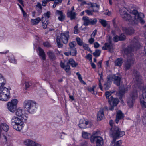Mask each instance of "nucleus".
Segmentation results:
<instances>
[{
	"label": "nucleus",
	"instance_id": "dca6fc26",
	"mask_svg": "<svg viewBox=\"0 0 146 146\" xmlns=\"http://www.w3.org/2000/svg\"><path fill=\"white\" fill-rule=\"evenodd\" d=\"M55 13L56 16H58V19L60 21H62L64 19L65 16L62 11L56 10Z\"/></svg>",
	"mask_w": 146,
	"mask_h": 146
},
{
	"label": "nucleus",
	"instance_id": "473e14b6",
	"mask_svg": "<svg viewBox=\"0 0 146 146\" xmlns=\"http://www.w3.org/2000/svg\"><path fill=\"white\" fill-rule=\"evenodd\" d=\"M67 63H68V64H70L72 67H76L78 64L77 63H76L73 59L72 58L70 59L69 60Z\"/></svg>",
	"mask_w": 146,
	"mask_h": 146
},
{
	"label": "nucleus",
	"instance_id": "4468645a",
	"mask_svg": "<svg viewBox=\"0 0 146 146\" xmlns=\"http://www.w3.org/2000/svg\"><path fill=\"white\" fill-rule=\"evenodd\" d=\"M76 43L75 41H72L69 44V49L70 54L72 56H75L77 54V50L75 48L76 45Z\"/></svg>",
	"mask_w": 146,
	"mask_h": 146
},
{
	"label": "nucleus",
	"instance_id": "1a4fd4ad",
	"mask_svg": "<svg viewBox=\"0 0 146 146\" xmlns=\"http://www.w3.org/2000/svg\"><path fill=\"white\" fill-rule=\"evenodd\" d=\"M17 103L18 100L16 99L8 102L7 105L8 110L11 112L14 113L16 110Z\"/></svg>",
	"mask_w": 146,
	"mask_h": 146
},
{
	"label": "nucleus",
	"instance_id": "0e129e2a",
	"mask_svg": "<svg viewBox=\"0 0 146 146\" xmlns=\"http://www.w3.org/2000/svg\"><path fill=\"white\" fill-rule=\"evenodd\" d=\"M94 47L95 48H98L100 46V44L97 42H95L94 43Z\"/></svg>",
	"mask_w": 146,
	"mask_h": 146
},
{
	"label": "nucleus",
	"instance_id": "f8f14e48",
	"mask_svg": "<svg viewBox=\"0 0 146 146\" xmlns=\"http://www.w3.org/2000/svg\"><path fill=\"white\" fill-rule=\"evenodd\" d=\"M142 97L140 98V103L143 107L146 108V86L142 88Z\"/></svg>",
	"mask_w": 146,
	"mask_h": 146
},
{
	"label": "nucleus",
	"instance_id": "2eb2a0df",
	"mask_svg": "<svg viewBox=\"0 0 146 146\" xmlns=\"http://www.w3.org/2000/svg\"><path fill=\"white\" fill-rule=\"evenodd\" d=\"M102 49L104 50H108L111 52H113L114 50V45L111 42L105 43Z\"/></svg>",
	"mask_w": 146,
	"mask_h": 146
},
{
	"label": "nucleus",
	"instance_id": "bf43d9fd",
	"mask_svg": "<svg viewBox=\"0 0 146 146\" xmlns=\"http://www.w3.org/2000/svg\"><path fill=\"white\" fill-rule=\"evenodd\" d=\"M82 45L83 48L85 50H88L89 49H90V48L88 47V45L87 44H83Z\"/></svg>",
	"mask_w": 146,
	"mask_h": 146
},
{
	"label": "nucleus",
	"instance_id": "b1692460",
	"mask_svg": "<svg viewBox=\"0 0 146 146\" xmlns=\"http://www.w3.org/2000/svg\"><path fill=\"white\" fill-rule=\"evenodd\" d=\"M39 55L41 57L42 59L44 60H46L45 54L44 50L40 47H38Z\"/></svg>",
	"mask_w": 146,
	"mask_h": 146
},
{
	"label": "nucleus",
	"instance_id": "6e6d98bb",
	"mask_svg": "<svg viewBox=\"0 0 146 146\" xmlns=\"http://www.w3.org/2000/svg\"><path fill=\"white\" fill-rule=\"evenodd\" d=\"M142 121L145 125H146V114H144L143 115Z\"/></svg>",
	"mask_w": 146,
	"mask_h": 146
},
{
	"label": "nucleus",
	"instance_id": "37998d69",
	"mask_svg": "<svg viewBox=\"0 0 146 146\" xmlns=\"http://www.w3.org/2000/svg\"><path fill=\"white\" fill-rule=\"evenodd\" d=\"M50 13L49 11H47L46 13H44V17H44L46 19H48L50 17Z\"/></svg>",
	"mask_w": 146,
	"mask_h": 146
},
{
	"label": "nucleus",
	"instance_id": "f3484780",
	"mask_svg": "<svg viewBox=\"0 0 146 146\" xmlns=\"http://www.w3.org/2000/svg\"><path fill=\"white\" fill-rule=\"evenodd\" d=\"M123 32L128 35H131L134 33V30L131 27H122Z\"/></svg>",
	"mask_w": 146,
	"mask_h": 146
},
{
	"label": "nucleus",
	"instance_id": "4d7b16f0",
	"mask_svg": "<svg viewBox=\"0 0 146 146\" xmlns=\"http://www.w3.org/2000/svg\"><path fill=\"white\" fill-rule=\"evenodd\" d=\"M94 38L91 37V38L89 39L88 42L90 44H93L95 40Z\"/></svg>",
	"mask_w": 146,
	"mask_h": 146
},
{
	"label": "nucleus",
	"instance_id": "c9c22d12",
	"mask_svg": "<svg viewBox=\"0 0 146 146\" xmlns=\"http://www.w3.org/2000/svg\"><path fill=\"white\" fill-rule=\"evenodd\" d=\"M99 74L100 76V79L99 80V86L101 90H102V87L101 84V82H102L103 80V75L102 73L101 74Z\"/></svg>",
	"mask_w": 146,
	"mask_h": 146
},
{
	"label": "nucleus",
	"instance_id": "6e6552de",
	"mask_svg": "<svg viewBox=\"0 0 146 146\" xmlns=\"http://www.w3.org/2000/svg\"><path fill=\"white\" fill-rule=\"evenodd\" d=\"M98 133L99 131L93 132L91 137L90 141L92 143L96 141L97 146H102L103 144V141L101 137L96 135Z\"/></svg>",
	"mask_w": 146,
	"mask_h": 146
},
{
	"label": "nucleus",
	"instance_id": "e2e57ef3",
	"mask_svg": "<svg viewBox=\"0 0 146 146\" xmlns=\"http://www.w3.org/2000/svg\"><path fill=\"white\" fill-rule=\"evenodd\" d=\"M62 0H50V1H54V3L56 4H58L61 3L62 2Z\"/></svg>",
	"mask_w": 146,
	"mask_h": 146
},
{
	"label": "nucleus",
	"instance_id": "412c9836",
	"mask_svg": "<svg viewBox=\"0 0 146 146\" xmlns=\"http://www.w3.org/2000/svg\"><path fill=\"white\" fill-rule=\"evenodd\" d=\"M24 143L27 146H36V142L30 139L25 140Z\"/></svg>",
	"mask_w": 146,
	"mask_h": 146
},
{
	"label": "nucleus",
	"instance_id": "de8ad7c7",
	"mask_svg": "<svg viewBox=\"0 0 146 146\" xmlns=\"http://www.w3.org/2000/svg\"><path fill=\"white\" fill-rule=\"evenodd\" d=\"M120 38V40L121 41L124 40L126 38V36L123 34H121L119 36Z\"/></svg>",
	"mask_w": 146,
	"mask_h": 146
},
{
	"label": "nucleus",
	"instance_id": "ea45409f",
	"mask_svg": "<svg viewBox=\"0 0 146 146\" xmlns=\"http://www.w3.org/2000/svg\"><path fill=\"white\" fill-rule=\"evenodd\" d=\"M90 25H94L96 24L97 22V20L96 18H90Z\"/></svg>",
	"mask_w": 146,
	"mask_h": 146
},
{
	"label": "nucleus",
	"instance_id": "6ab92c4d",
	"mask_svg": "<svg viewBox=\"0 0 146 146\" xmlns=\"http://www.w3.org/2000/svg\"><path fill=\"white\" fill-rule=\"evenodd\" d=\"M124 117V114L122 113L120 110H119L117 112L115 122L117 124H118L119 121L120 120L123 119Z\"/></svg>",
	"mask_w": 146,
	"mask_h": 146
},
{
	"label": "nucleus",
	"instance_id": "680f3d73",
	"mask_svg": "<svg viewBox=\"0 0 146 146\" xmlns=\"http://www.w3.org/2000/svg\"><path fill=\"white\" fill-rule=\"evenodd\" d=\"M109 103L111 105L110 107L109 108V110H110L112 111L114 110V106H113V105H112L111 104V102L110 101V100H109Z\"/></svg>",
	"mask_w": 146,
	"mask_h": 146
},
{
	"label": "nucleus",
	"instance_id": "9b49d317",
	"mask_svg": "<svg viewBox=\"0 0 146 146\" xmlns=\"http://www.w3.org/2000/svg\"><path fill=\"white\" fill-rule=\"evenodd\" d=\"M126 10V9L125 8H123L122 9H119V12L123 19L130 23V21L131 18V16L127 13Z\"/></svg>",
	"mask_w": 146,
	"mask_h": 146
},
{
	"label": "nucleus",
	"instance_id": "20e7f679",
	"mask_svg": "<svg viewBox=\"0 0 146 146\" xmlns=\"http://www.w3.org/2000/svg\"><path fill=\"white\" fill-rule=\"evenodd\" d=\"M130 15L131 17L130 21V24L133 25L137 24L138 21H140L141 24L144 23L145 21L143 19L144 18V15L143 13L140 12L138 13L137 10L133 9Z\"/></svg>",
	"mask_w": 146,
	"mask_h": 146
},
{
	"label": "nucleus",
	"instance_id": "5fc2aeb1",
	"mask_svg": "<svg viewBox=\"0 0 146 146\" xmlns=\"http://www.w3.org/2000/svg\"><path fill=\"white\" fill-rule=\"evenodd\" d=\"M97 33V30L96 29L94 30L93 32L92 33L91 35V37L94 38L95 35H96Z\"/></svg>",
	"mask_w": 146,
	"mask_h": 146
},
{
	"label": "nucleus",
	"instance_id": "9d476101",
	"mask_svg": "<svg viewBox=\"0 0 146 146\" xmlns=\"http://www.w3.org/2000/svg\"><path fill=\"white\" fill-rule=\"evenodd\" d=\"M138 97V94L137 91L136 90H134L131 92L130 97L127 99V102L129 106L132 108L133 105V102Z\"/></svg>",
	"mask_w": 146,
	"mask_h": 146
},
{
	"label": "nucleus",
	"instance_id": "c03bdc74",
	"mask_svg": "<svg viewBox=\"0 0 146 146\" xmlns=\"http://www.w3.org/2000/svg\"><path fill=\"white\" fill-rule=\"evenodd\" d=\"M100 22L102 25V26L104 27H106L107 25V21L105 20L101 19L100 21Z\"/></svg>",
	"mask_w": 146,
	"mask_h": 146
},
{
	"label": "nucleus",
	"instance_id": "79ce46f5",
	"mask_svg": "<svg viewBox=\"0 0 146 146\" xmlns=\"http://www.w3.org/2000/svg\"><path fill=\"white\" fill-rule=\"evenodd\" d=\"M76 40L77 42V44L79 46H81L83 44V41L81 39L78 37L76 38Z\"/></svg>",
	"mask_w": 146,
	"mask_h": 146
},
{
	"label": "nucleus",
	"instance_id": "f03ea898",
	"mask_svg": "<svg viewBox=\"0 0 146 146\" xmlns=\"http://www.w3.org/2000/svg\"><path fill=\"white\" fill-rule=\"evenodd\" d=\"M6 83L5 78L0 74V100H1L7 101L10 98L9 90L4 86Z\"/></svg>",
	"mask_w": 146,
	"mask_h": 146
},
{
	"label": "nucleus",
	"instance_id": "3c124183",
	"mask_svg": "<svg viewBox=\"0 0 146 146\" xmlns=\"http://www.w3.org/2000/svg\"><path fill=\"white\" fill-rule=\"evenodd\" d=\"M144 27L146 30V25H144ZM144 35L145 36V39H146V41L145 42V45L144 47V50L145 53L146 54V31L144 33Z\"/></svg>",
	"mask_w": 146,
	"mask_h": 146
},
{
	"label": "nucleus",
	"instance_id": "72a5a7b5",
	"mask_svg": "<svg viewBox=\"0 0 146 146\" xmlns=\"http://www.w3.org/2000/svg\"><path fill=\"white\" fill-rule=\"evenodd\" d=\"M67 15L68 17H70L72 20L74 19L75 18L76 14L75 13L72 11L67 13Z\"/></svg>",
	"mask_w": 146,
	"mask_h": 146
},
{
	"label": "nucleus",
	"instance_id": "a211bd4d",
	"mask_svg": "<svg viewBox=\"0 0 146 146\" xmlns=\"http://www.w3.org/2000/svg\"><path fill=\"white\" fill-rule=\"evenodd\" d=\"M133 81L136 85H137L138 87H139V85L142 83V81L141 79V77L139 76V74H136L135 75V77L133 79Z\"/></svg>",
	"mask_w": 146,
	"mask_h": 146
},
{
	"label": "nucleus",
	"instance_id": "7c9ffc66",
	"mask_svg": "<svg viewBox=\"0 0 146 146\" xmlns=\"http://www.w3.org/2000/svg\"><path fill=\"white\" fill-rule=\"evenodd\" d=\"M42 22L43 29H45L47 28V25L48 23V19H46L44 17L42 18Z\"/></svg>",
	"mask_w": 146,
	"mask_h": 146
},
{
	"label": "nucleus",
	"instance_id": "ddd939ff",
	"mask_svg": "<svg viewBox=\"0 0 146 146\" xmlns=\"http://www.w3.org/2000/svg\"><path fill=\"white\" fill-rule=\"evenodd\" d=\"M109 80L112 81L113 80L114 83L117 86H119L121 82V77L120 76H116L115 75L108 76Z\"/></svg>",
	"mask_w": 146,
	"mask_h": 146
},
{
	"label": "nucleus",
	"instance_id": "f704fd0d",
	"mask_svg": "<svg viewBox=\"0 0 146 146\" xmlns=\"http://www.w3.org/2000/svg\"><path fill=\"white\" fill-rule=\"evenodd\" d=\"M90 7L93 8V11L94 12L97 11L99 9V5H97L96 3H92Z\"/></svg>",
	"mask_w": 146,
	"mask_h": 146
},
{
	"label": "nucleus",
	"instance_id": "c85d7f7f",
	"mask_svg": "<svg viewBox=\"0 0 146 146\" xmlns=\"http://www.w3.org/2000/svg\"><path fill=\"white\" fill-rule=\"evenodd\" d=\"M123 62V60L121 58L117 59L115 62V65L116 66H120L122 65Z\"/></svg>",
	"mask_w": 146,
	"mask_h": 146
},
{
	"label": "nucleus",
	"instance_id": "49530a36",
	"mask_svg": "<svg viewBox=\"0 0 146 146\" xmlns=\"http://www.w3.org/2000/svg\"><path fill=\"white\" fill-rule=\"evenodd\" d=\"M43 45L44 47H51L50 43L48 41L45 42L43 43Z\"/></svg>",
	"mask_w": 146,
	"mask_h": 146
},
{
	"label": "nucleus",
	"instance_id": "393cba45",
	"mask_svg": "<svg viewBox=\"0 0 146 146\" xmlns=\"http://www.w3.org/2000/svg\"><path fill=\"white\" fill-rule=\"evenodd\" d=\"M104 117L103 109H100L97 114V119L98 120L100 121L103 119Z\"/></svg>",
	"mask_w": 146,
	"mask_h": 146
},
{
	"label": "nucleus",
	"instance_id": "09e8293b",
	"mask_svg": "<svg viewBox=\"0 0 146 146\" xmlns=\"http://www.w3.org/2000/svg\"><path fill=\"white\" fill-rule=\"evenodd\" d=\"M76 74L78 76V77L80 80V81L81 82L82 81H83L82 78V77L81 75L78 72L76 73Z\"/></svg>",
	"mask_w": 146,
	"mask_h": 146
},
{
	"label": "nucleus",
	"instance_id": "774afa93",
	"mask_svg": "<svg viewBox=\"0 0 146 146\" xmlns=\"http://www.w3.org/2000/svg\"><path fill=\"white\" fill-rule=\"evenodd\" d=\"M92 55L89 54L87 55L86 58H90V60H92Z\"/></svg>",
	"mask_w": 146,
	"mask_h": 146
},
{
	"label": "nucleus",
	"instance_id": "aec40b11",
	"mask_svg": "<svg viewBox=\"0 0 146 146\" xmlns=\"http://www.w3.org/2000/svg\"><path fill=\"white\" fill-rule=\"evenodd\" d=\"M89 122L85 120H80L79 124V127L81 129H85L87 127L86 125L88 124Z\"/></svg>",
	"mask_w": 146,
	"mask_h": 146
},
{
	"label": "nucleus",
	"instance_id": "e433bc0d",
	"mask_svg": "<svg viewBox=\"0 0 146 146\" xmlns=\"http://www.w3.org/2000/svg\"><path fill=\"white\" fill-rule=\"evenodd\" d=\"M82 135L84 138L86 139L89 138L90 137H91L92 136L90 133L85 132H83Z\"/></svg>",
	"mask_w": 146,
	"mask_h": 146
},
{
	"label": "nucleus",
	"instance_id": "052dcab7",
	"mask_svg": "<svg viewBox=\"0 0 146 146\" xmlns=\"http://www.w3.org/2000/svg\"><path fill=\"white\" fill-rule=\"evenodd\" d=\"M9 60L11 63L14 64L16 63V60L14 57H11L10 59H9Z\"/></svg>",
	"mask_w": 146,
	"mask_h": 146
},
{
	"label": "nucleus",
	"instance_id": "cd10ccee",
	"mask_svg": "<svg viewBox=\"0 0 146 146\" xmlns=\"http://www.w3.org/2000/svg\"><path fill=\"white\" fill-rule=\"evenodd\" d=\"M15 115L18 117H22L23 115H23L22 109L20 108H18L16 110Z\"/></svg>",
	"mask_w": 146,
	"mask_h": 146
},
{
	"label": "nucleus",
	"instance_id": "4c0bfd02",
	"mask_svg": "<svg viewBox=\"0 0 146 146\" xmlns=\"http://www.w3.org/2000/svg\"><path fill=\"white\" fill-rule=\"evenodd\" d=\"M25 87V89L27 90L29 87L32 85V83L31 81H25L24 83Z\"/></svg>",
	"mask_w": 146,
	"mask_h": 146
},
{
	"label": "nucleus",
	"instance_id": "423d86ee",
	"mask_svg": "<svg viewBox=\"0 0 146 146\" xmlns=\"http://www.w3.org/2000/svg\"><path fill=\"white\" fill-rule=\"evenodd\" d=\"M36 102L32 100H26L23 102V107L25 110L33 114L35 112Z\"/></svg>",
	"mask_w": 146,
	"mask_h": 146
},
{
	"label": "nucleus",
	"instance_id": "7ed1b4c3",
	"mask_svg": "<svg viewBox=\"0 0 146 146\" xmlns=\"http://www.w3.org/2000/svg\"><path fill=\"white\" fill-rule=\"evenodd\" d=\"M27 115H23L21 118L13 116L11 119V124L13 128L18 131L21 130L24 126V122L27 119Z\"/></svg>",
	"mask_w": 146,
	"mask_h": 146
},
{
	"label": "nucleus",
	"instance_id": "39448f33",
	"mask_svg": "<svg viewBox=\"0 0 146 146\" xmlns=\"http://www.w3.org/2000/svg\"><path fill=\"white\" fill-rule=\"evenodd\" d=\"M70 38L69 32L68 31H66L61 33L60 35L56 36V41L58 47L59 48H62L63 44H67Z\"/></svg>",
	"mask_w": 146,
	"mask_h": 146
},
{
	"label": "nucleus",
	"instance_id": "bb28decb",
	"mask_svg": "<svg viewBox=\"0 0 146 146\" xmlns=\"http://www.w3.org/2000/svg\"><path fill=\"white\" fill-rule=\"evenodd\" d=\"M82 19L84 21V25L86 26L90 25V20L88 17L86 16H84L82 17Z\"/></svg>",
	"mask_w": 146,
	"mask_h": 146
},
{
	"label": "nucleus",
	"instance_id": "4be33fe9",
	"mask_svg": "<svg viewBox=\"0 0 146 146\" xmlns=\"http://www.w3.org/2000/svg\"><path fill=\"white\" fill-rule=\"evenodd\" d=\"M127 90L128 89L126 87H125L124 85L120 86L119 87V93L120 96H122Z\"/></svg>",
	"mask_w": 146,
	"mask_h": 146
},
{
	"label": "nucleus",
	"instance_id": "a19ab883",
	"mask_svg": "<svg viewBox=\"0 0 146 146\" xmlns=\"http://www.w3.org/2000/svg\"><path fill=\"white\" fill-rule=\"evenodd\" d=\"M70 66L67 63V65L65 66V68H64L67 73L68 74H70Z\"/></svg>",
	"mask_w": 146,
	"mask_h": 146
},
{
	"label": "nucleus",
	"instance_id": "a18cd8bd",
	"mask_svg": "<svg viewBox=\"0 0 146 146\" xmlns=\"http://www.w3.org/2000/svg\"><path fill=\"white\" fill-rule=\"evenodd\" d=\"M74 33L75 34H78L79 33V31L78 28V25H76L74 28Z\"/></svg>",
	"mask_w": 146,
	"mask_h": 146
},
{
	"label": "nucleus",
	"instance_id": "338daca9",
	"mask_svg": "<svg viewBox=\"0 0 146 146\" xmlns=\"http://www.w3.org/2000/svg\"><path fill=\"white\" fill-rule=\"evenodd\" d=\"M85 12L89 15H92V11L89 10H86Z\"/></svg>",
	"mask_w": 146,
	"mask_h": 146
},
{
	"label": "nucleus",
	"instance_id": "5701e85b",
	"mask_svg": "<svg viewBox=\"0 0 146 146\" xmlns=\"http://www.w3.org/2000/svg\"><path fill=\"white\" fill-rule=\"evenodd\" d=\"M47 55L50 60L54 61L56 59V57L54 52L49 50L47 53Z\"/></svg>",
	"mask_w": 146,
	"mask_h": 146
},
{
	"label": "nucleus",
	"instance_id": "13d9d810",
	"mask_svg": "<svg viewBox=\"0 0 146 146\" xmlns=\"http://www.w3.org/2000/svg\"><path fill=\"white\" fill-rule=\"evenodd\" d=\"M114 41L116 42H117L119 40H120V38L119 36H115L113 37Z\"/></svg>",
	"mask_w": 146,
	"mask_h": 146
},
{
	"label": "nucleus",
	"instance_id": "58836bf2",
	"mask_svg": "<svg viewBox=\"0 0 146 146\" xmlns=\"http://www.w3.org/2000/svg\"><path fill=\"white\" fill-rule=\"evenodd\" d=\"M101 52L100 50H96L95 51L93 52V54L95 57H98L100 55Z\"/></svg>",
	"mask_w": 146,
	"mask_h": 146
},
{
	"label": "nucleus",
	"instance_id": "0eeeda50",
	"mask_svg": "<svg viewBox=\"0 0 146 146\" xmlns=\"http://www.w3.org/2000/svg\"><path fill=\"white\" fill-rule=\"evenodd\" d=\"M110 136L113 138L114 141H115L116 139L122 137L125 134V132L121 131L117 127L115 126L111 128L110 131Z\"/></svg>",
	"mask_w": 146,
	"mask_h": 146
},
{
	"label": "nucleus",
	"instance_id": "8fccbe9b",
	"mask_svg": "<svg viewBox=\"0 0 146 146\" xmlns=\"http://www.w3.org/2000/svg\"><path fill=\"white\" fill-rule=\"evenodd\" d=\"M96 86H93L92 88H89L88 89V90L89 92H92L93 94H94V88H96Z\"/></svg>",
	"mask_w": 146,
	"mask_h": 146
},
{
	"label": "nucleus",
	"instance_id": "603ef678",
	"mask_svg": "<svg viewBox=\"0 0 146 146\" xmlns=\"http://www.w3.org/2000/svg\"><path fill=\"white\" fill-rule=\"evenodd\" d=\"M105 94H106V98H108V100L110 98V97H110V96L111 97V92H108V91H107L106 92Z\"/></svg>",
	"mask_w": 146,
	"mask_h": 146
},
{
	"label": "nucleus",
	"instance_id": "a878e982",
	"mask_svg": "<svg viewBox=\"0 0 146 146\" xmlns=\"http://www.w3.org/2000/svg\"><path fill=\"white\" fill-rule=\"evenodd\" d=\"M111 102V104L113 106H116L118 103L119 100L117 98H114L112 96H111L109 99Z\"/></svg>",
	"mask_w": 146,
	"mask_h": 146
},
{
	"label": "nucleus",
	"instance_id": "c756f323",
	"mask_svg": "<svg viewBox=\"0 0 146 146\" xmlns=\"http://www.w3.org/2000/svg\"><path fill=\"white\" fill-rule=\"evenodd\" d=\"M109 77L108 76L107 77V82L105 83L104 85V87L106 90H108L110 87L111 83V81H110L109 79Z\"/></svg>",
	"mask_w": 146,
	"mask_h": 146
},
{
	"label": "nucleus",
	"instance_id": "864d4df0",
	"mask_svg": "<svg viewBox=\"0 0 146 146\" xmlns=\"http://www.w3.org/2000/svg\"><path fill=\"white\" fill-rule=\"evenodd\" d=\"M31 24L32 25H35L36 24V18L35 19H31Z\"/></svg>",
	"mask_w": 146,
	"mask_h": 146
},
{
	"label": "nucleus",
	"instance_id": "2f4dec72",
	"mask_svg": "<svg viewBox=\"0 0 146 146\" xmlns=\"http://www.w3.org/2000/svg\"><path fill=\"white\" fill-rule=\"evenodd\" d=\"M115 141H114L113 140L111 143V146H122L121 145L122 142L121 141H118L116 142H115Z\"/></svg>",
	"mask_w": 146,
	"mask_h": 146
},
{
	"label": "nucleus",
	"instance_id": "f257e3e1",
	"mask_svg": "<svg viewBox=\"0 0 146 146\" xmlns=\"http://www.w3.org/2000/svg\"><path fill=\"white\" fill-rule=\"evenodd\" d=\"M141 45L138 40L135 38H134L132 41L131 44L125 49L124 53L129 55L130 54L131 57H128L127 60L125 62L124 65L125 70L127 71L130 69L131 66L133 65L134 62V58L132 56L131 52L135 49L137 50L141 46Z\"/></svg>",
	"mask_w": 146,
	"mask_h": 146
},
{
	"label": "nucleus",
	"instance_id": "69168bd1",
	"mask_svg": "<svg viewBox=\"0 0 146 146\" xmlns=\"http://www.w3.org/2000/svg\"><path fill=\"white\" fill-rule=\"evenodd\" d=\"M49 1L48 0H44L42 1V5L44 6H45L47 2Z\"/></svg>",
	"mask_w": 146,
	"mask_h": 146
}]
</instances>
